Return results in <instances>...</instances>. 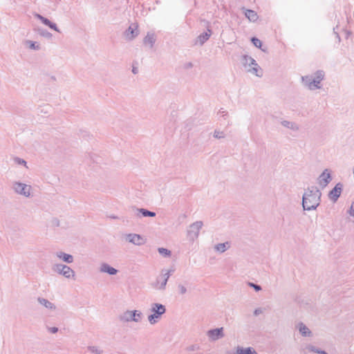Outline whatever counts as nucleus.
I'll use <instances>...</instances> for the list:
<instances>
[{"label": "nucleus", "mask_w": 354, "mask_h": 354, "mask_svg": "<svg viewBox=\"0 0 354 354\" xmlns=\"http://www.w3.org/2000/svg\"><path fill=\"white\" fill-rule=\"evenodd\" d=\"M242 64L244 66V67L247 68L248 72L258 77L261 76V74H259V65L252 57L248 55L243 56Z\"/></svg>", "instance_id": "6e6552de"}, {"label": "nucleus", "mask_w": 354, "mask_h": 354, "mask_svg": "<svg viewBox=\"0 0 354 354\" xmlns=\"http://www.w3.org/2000/svg\"><path fill=\"white\" fill-rule=\"evenodd\" d=\"M211 35V30L209 29L207 30V32H203L201 34L196 40L195 44H199L200 46H202L207 40L209 39V37Z\"/></svg>", "instance_id": "5701e85b"}, {"label": "nucleus", "mask_w": 354, "mask_h": 354, "mask_svg": "<svg viewBox=\"0 0 354 354\" xmlns=\"http://www.w3.org/2000/svg\"><path fill=\"white\" fill-rule=\"evenodd\" d=\"M193 66H194V64H193V63H192V62H185V63L184 64V65H183V68H184L185 69H187V70L192 68Z\"/></svg>", "instance_id": "c9c22d12"}, {"label": "nucleus", "mask_w": 354, "mask_h": 354, "mask_svg": "<svg viewBox=\"0 0 354 354\" xmlns=\"http://www.w3.org/2000/svg\"><path fill=\"white\" fill-rule=\"evenodd\" d=\"M342 188L343 185L342 183H339L336 184L335 187L328 194L330 199L333 201L334 202L337 201V200L341 195Z\"/></svg>", "instance_id": "2eb2a0df"}, {"label": "nucleus", "mask_w": 354, "mask_h": 354, "mask_svg": "<svg viewBox=\"0 0 354 354\" xmlns=\"http://www.w3.org/2000/svg\"><path fill=\"white\" fill-rule=\"evenodd\" d=\"M12 189L13 192L25 198H30L32 196V187L19 181L15 180L12 182Z\"/></svg>", "instance_id": "423d86ee"}, {"label": "nucleus", "mask_w": 354, "mask_h": 354, "mask_svg": "<svg viewBox=\"0 0 354 354\" xmlns=\"http://www.w3.org/2000/svg\"><path fill=\"white\" fill-rule=\"evenodd\" d=\"M14 161L18 165H23L26 167V162L24 159L16 157L14 158Z\"/></svg>", "instance_id": "72a5a7b5"}, {"label": "nucleus", "mask_w": 354, "mask_h": 354, "mask_svg": "<svg viewBox=\"0 0 354 354\" xmlns=\"http://www.w3.org/2000/svg\"><path fill=\"white\" fill-rule=\"evenodd\" d=\"M134 214L137 217H140L141 216L143 217H154L156 216V212L149 211L147 209L144 208H134Z\"/></svg>", "instance_id": "aec40b11"}, {"label": "nucleus", "mask_w": 354, "mask_h": 354, "mask_svg": "<svg viewBox=\"0 0 354 354\" xmlns=\"http://www.w3.org/2000/svg\"><path fill=\"white\" fill-rule=\"evenodd\" d=\"M55 256L58 259L66 263H72L74 261V257L73 255L65 253L62 251H57L56 252H55Z\"/></svg>", "instance_id": "f3484780"}, {"label": "nucleus", "mask_w": 354, "mask_h": 354, "mask_svg": "<svg viewBox=\"0 0 354 354\" xmlns=\"http://www.w3.org/2000/svg\"><path fill=\"white\" fill-rule=\"evenodd\" d=\"M307 348H308V351H310L311 352H313V353H318V354H328L326 351L320 350V349H319V348H317L315 346H312V345L308 346Z\"/></svg>", "instance_id": "c85d7f7f"}, {"label": "nucleus", "mask_w": 354, "mask_h": 354, "mask_svg": "<svg viewBox=\"0 0 354 354\" xmlns=\"http://www.w3.org/2000/svg\"><path fill=\"white\" fill-rule=\"evenodd\" d=\"M296 328L300 334L304 337H311V330L302 322H299L296 325Z\"/></svg>", "instance_id": "412c9836"}, {"label": "nucleus", "mask_w": 354, "mask_h": 354, "mask_svg": "<svg viewBox=\"0 0 354 354\" xmlns=\"http://www.w3.org/2000/svg\"><path fill=\"white\" fill-rule=\"evenodd\" d=\"M249 286L252 287L256 291H260L261 290V287L257 284L249 283Z\"/></svg>", "instance_id": "e433bc0d"}, {"label": "nucleus", "mask_w": 354, "mask_h": 354, "mask_svg": "<svg viewBox=\"0 0 354 354\" xmlns=\"http://www.w3.org/2000/svg\"><path fill=\"white\" fill-rule=\"evenodd\" d=\"M99 271L101 273H106L109 275H115L118 270L111 266L107 263H102L99 267Z\"/></svg>", "instance_id": "dca6fc26"}, {"label": "nucleus", "mask_w": 354, "mask_h": 354, "mask_svg": "<svg viewBox=\"0 0 354 354\" xmlns=\"http://www.w3.org/2000/svg\"><path fill=\"white\" fill-rule=\"evenodd\" d=\"M325 73L323 71H317L315 73L302 76L301 83L303 86L310 91L322 88V82L324 79Z\"/></svg>", "instance_id": "f03ea898"}, {"label": "nucleus", "mask_w": 354, "mask_h": 354, "mask_svg": "<svg viewBox=\"0 0 354 354\" xmlns=\"http://www.w3.org/2000/svg\"><path fill=\"white\" fill-rule=\"evenodd\" d=\"M24 44L26 48L30 50H39L41 49L40 44L37 41H33L31 40H25L24 41Z\"/></svg>", "instance_id": "393cba45"}, {"label": "nucleus", "mask_w": 354, "mask_h": 354, "mask_svg": "<svg viewBox=\"0 0 354 354\" xmlns=\"http://www.w3.org/2000/svg\"><path fill=\"white\" fill-rule=\"evenodd\" d=\"M331 180L330 171L328 169H325L319 176L317 178V183L321 187L324 188L328 185Z\"/></svg>", "instance_id": "f8f14e48"}, {"label": "nucleus", "mask_w": 354, "mask_h": 354, "mask_svg": "<svg viewBox=\"0 0 354 354\" xmlns=\"http://www.w3.org/2000/svg\"><path fill=\"white\" fill-rule=\"evenodd\" d=\"M52 270L66 279H75V272L69 266L62 263H55L52 266Z\"/></svg>", "instance_id": "0eeeda50"}, {"label": "nucleus", "mask_w": 354, "mask_h": 354, "mask_svg": "<svg viewBox=\"0 0 354 354\" xmlns=\"http://www.w3.org/2000/svg\"><path fill=\"white\" fill-rule=\"evenodd\" d=\"M207 336L210 342H216L224 337V328L223 327L210 329L207 331Z\"/></svg>", "instance_id": "9d476101"}, {"label": "nucleus", "mask_w": 354, "mask_h": 354, "mask_svg": "<svg viewBox=\"0 0 354 354\" xmlns=\"http://www.w3.org/2000/svg\"><path fill=\"white\" fill-rule=\"evenodd\" d=\"M33 16L37 19L38 20H39L42 24H44V25L48 26L50 28L58 32H60V30L59 29L57 28L56 24L55 23H53L51 22L49 19H48L47 18L43 17L42 15L38 14V13H34L33 14Z\"/></svg>", "instance_id": "ddd939ff"}, {"label": "nucleus", "mask_w": 354, "mask_h": 354, "mask_svg": "<svg viewBox=\"0 0 354 354\" xmlns=\"http://www.w3.org/2000/svg\"><path fill=\"white\" fill-rule=\"evenodd\" d=\"M125 240L135 245H142L145 243V239L140 234L129 233L125 235Z\"/></svg>", "instance_id": "9b49d317"}, {"label": "nucleus", "mask_w": 354, "mask_h": 354, "mask_svg": "<svg viewBox=\"0 0 354 354\" xmlns=\"http://www.w3.org/2000/svg\"><path fill=\"white\" fill-rule=\"evenodd\" d=\"M52 223L55 226H59V221L57 218H53L52 221Z\"/></svg>", "instance_id": "ea45409f"}, {"label": "nucleus", "mask_w": 354, "mask_h": 354, "mask_svg": "<svg viewBox=\"0 0 354 354\" xmlns=\"http://www.w3.org/2000/svg\"><path fill=\"white\" fill-rule=\"evenodd\" d=\"M158 251L160 254L162 255L165 257H169L171 256V251L166 248H159L158 249Z\"/></svg>", "instance_id": "c756f323"}, {"label": "nucleus", "mask_w": 354, "mask_h": 354, "mask_svg": "<svg viewBox=\"0 0 354 354\" xmlns=\"http://www.w3.org/2000/svg\"><path fill=\"white\" fill-rule=\"evenodd\" d=\"M225 354H236V351H235L234 352L232 351H227Z\"/></svg>", "instance_id": "79ce46f5"}, {"label": "nucleus", "mask_w": 354, "mask_h": 354, "mask_svg": "<svg viewBox=\"0 0 354 354\" xmlns=\"http://www.w3.org/2000/svg\"><path fill=\"white\" fill-rule=\"evenodd\" d=\"M37 302L47 310H48L50 312H54L57 309L55 304L44 297H38Z\"/></svg>", "instance_id": "a211bd4d"}, {"label": "nucleus", "mask_w": 354, "mask_h": 354, "mask_svg": "<svg viewBox=\"0 0 354 354\" xmlns=\"http://www.w3.org/2000/svg\"><path fill=\"white\" fill-rule=\"evenodd\" d=\"M348 212L351 216H354V201L352 202L351 207L348 209Z\"/></svg>", "instance_id": "4c0bfd02"}, {"label": "nucleus", "mask_w": 354, "mask_h": 354, "mask_svg": "<svg viewBox=\"0 0 354 354\" xmlns=\"http://www.w3.org/2000/svg\"><path fill=\"white\" fill-rule=\"evenodd\" d=\"M143 318V314L138 310H127L120 315L119 319L122 322H136L140 323Z\"/></svg>", "instance_id": "39448f33"}, {"label": "nucleus", "mask_w": 354, "mask_h": 354, "mask_svg": "<svg viewBox=\"0 0 354 354\" xmlns=\"http://www.w3.org/2000/svg\"><path fill=\"white\" fill-rule=\"evenodd\" d=\"M282 127L290 130L292 132L297 133L300 130V126L295 122L283 120L280 122Z\"/></svg>", "instance_id": "4468645a"}, {"label": "nucleus", "mask_w": 354, "mask_h": 354, "mask_svg": "<svg viewBox=\"0 0 354 354\" xmlns=\"http://www.w3.org/2000/svg\"><path fill=\"white\" fill-rule=\"evenodd\" d=\"M171 270L168 269H162L160 274L156 277L154 281L151 283V286L156 290L163 292L166 290L168 279L171 274Z\"/></svg>", "instance_id": "20e7f679"}, {"label": "nucleus", "mask_w": 354, "mask_h": 354, "mask_svg": "<svg viewBox=\"0 0 354 354\" xmlns=\"http://www.w3.org/2000/svg\"><path fill=\"white\" fill-rule=\"evenodd\" d=\"M236 354H258L253 347H243L237 346L234 348Z\"/></svg>", "instance_id": "4be33fe9"}, {"label": "nucleus", "mask_w": 354, "mask_h": 354, "mask_svg": "<svg viewBox=\"0 0 354 354\" xmlns=\"http://www.w3.org/2000/svg\"><path fill=\"white\" fill-rule=\"evenodd\" d=\"M261 308H257L254 311V315H259L260 313H261Z\"/></svg>", "instance_id": "a19ab883"}, {"label": "nucleus", "mask_w": 354, "mask_h": 354, "mask_svg": "<svg viewBox=\"0 0 354 354\" xmlns=\"http://www.w3.org/2000/svg\"><path fill=\"white\" fill-rule=\"evenodd\" d=\"M321 192L316 187H308L305 189L302 197L304 210H315L320 204Z\"/></svg>", "instance_id": "f257e3e1"}, {"label": "nucleus", "mask_w": 354, "mask_h": 354, "mask_svg": "<svg viewBox=\"0 0 354 354\" xmlns=\"http://www.w3.org/2000/svg\"><path fill=\"white\" fill-rule=\"evenodd\" d=\"M46 329L48 333H52V334H55L59 330L58 328L55 327V326L54 327L46 326Z\"/></svg>", "instance_id": "f704fd0d"}, {"label": "nucleus", "mask_w": 354, "mask_h": 354, "mask_svg": "<svg viewBox=\"0 0 354 354\" xmlns=\"http://www.w3.org/2000/svg\"><path fill=\"white\" fill-rule=\"evenodd\" d=\"M178 291L180 295H183L187 293V290L183 284L179 283L178 285Z\"/></svg>", "instance_id": "7c9ffc66"}, {"label": "nucleus", "mask_w": 354, "mask_h": 354, "mask_svg": "<svg viewBox=\"0 0 354 354\" xmlns=\"http://www.w3.org/2000/svg\"><path fill=\"white\" fill-rule=\"evenodd\" d=\"M137 24H131L125 32L126 37L129 40H132L137 37L139 32Z\"/></svg>", "instance_id": "6ab92c4d"}, {"label": "nucleus", "mask_w": 354, "mask_h": 354, "mask_svg": "<svg viewBox=\"0 0 354 354\" xmlns=\"http://www.w3.org/2000/svg\"><path fill=\"white\" fill-rule=\"evenodd\" d=\"M87 349L92 354H102L104 353L102 348L96 346H89Z\"/></svg>", "instance_id": "cd10ccee"}, {"label": "nucleus", "mask_w": 354, "mask_h": 354, "mask_svg": "<svg viewBox=\"0 0 354 354\" xmlns=\"http://www.w3.org/2000/svg\"><path fill=\"white\" fill-rule=\"evenodd\" d=\"M252 44L257 47V48H261L262 46V42L260 39L256 37L252 38Z\"/></svg>", "instance_id": "473e14b6"}, {"label": "nucleus", "mask_w": 354, "mask_h": 354, "mask_svg": "<svg viewBox=\"0 0 354 354\" xmlns=\"http://www.w3.org/2000/svg\"><path fill=\"white\" fill-rule=\"evenodd\" d=\"M203 223L198 221L192 223L187 230V236L189 240L194 241L198 237L199 232L202 228Z\"/></svg>", "instance_id": "1a4fd4ad"}, {"label": "nucleus", "mask_w": 354, "mask_h": 354, "mask_svg": "<svg viewBox=\"0 0 354 354\" xmlns=\"http://www.w3.org/2000/svg\"><path fill=\"white\" fill-rule=\"evenodd\" d=\"M225 134L223 131L216 130L214 132V137L215 138H218V139L223 138H225Z\"/></svg>", "instance_id": "2f4dec72"}, {"label": "nucleus", "mask_w": 354, "mask_h": 354, "mask_svg": "<svg viewBox=\"0 0 354 354\" xmlns=\"http://www.w3.org/2000/svg\"><path fill=\"white\" fill-rule=\"evenodd\" d=\"M243 9L244 10L245 16L250 21L254 22L258 19V15L255 11L245 8Z\"/></svg>", "instance_id": "a878e982"}, {"label": "nucleus", "mask_w": 354, "mask_h": 354, "mask_svg": "<svg viewBox=\"0 0 354 354\" xmlns=\"http://www.w3.org/2000/svg\"><path fill=\"white\" fill-rule=\"evenodd\" d=\"M220 113H225V111H222V109H221V110H220Z\"/></svg>", "instance_id": "37998d69"}, {"label": "nucleus", "mask_w": 354, "mask_h": 354, "mask_svg": "<svg viewBox=\"0 0 354 354\" xmlns=\"http://www.w3.org/2000/svg\"><path fill=\"white\" fill-rule=\"evenodd\" d=\"M39 34L43 36V37H48L51 35L50 33L48 32L46 30H40L39 31Z\"/></svg>", "instance_id": "58836bf2"}, {"label": "nucleus", "mask_w": 354, "mask_h": 354, "mask_svg": "<svg viewBox=\"0 0 354 354\" xmlns=\"http://www.w3.org/2000/svg\"><path fill=\"white\" fill-rule=\"evenodd\" d=\"M230 247L229 242H225L222 243H218L214 245V249L216 252L219 253H223L227 250Z\"/></svg>", "instance_id": "bb28decb"}, {"label": "nucleus", "mask_w": 354, "mask_h": 354, "mask_svg": "<svg viewBox=\"0 0 354 354\" xmlns=\"http://www.w3.org/2000/svg\"><path fill=\"white\" fill-rule=\"evenodd\" d=\"M149 311L151 314L148 315L147 320L151 325H155L162 318V316L166 313V307L160 303H151Z\"/></svg>", "instance_id": "7ed1b4c3"}, {"label": "nucleus", "mask_w": 354, "mask_h": 354, "mask_svg": "<svg viewBox=\"0 0 354 354\" xmlns=\"http://www.w3.org/2000/svg\"><path fill=\"white\" fill-rule=\"evenodd\" d=\"M156 35L153 33L148 32L143 39L144 44L152 48L156 42Z\"/></svg>", "instance_id": "b1692460"}]
</instances>
